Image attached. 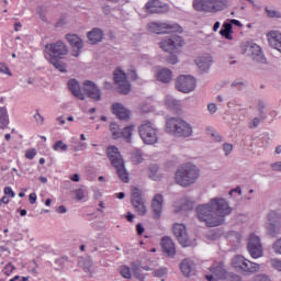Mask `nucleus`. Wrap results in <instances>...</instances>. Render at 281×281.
I'll return each instance as SVG.
<instances>
[{"label":"nucleus","mask_w":281,"mask_h":281,"mask_svg":"<svg viewBox=\"0 0 281 281\" xmlns=\"http://www.w3.org/2000/svg\"><path fill=\"white\" fill-rule=\"evenodd\" d=\"M233 210L227 200L213 198L209 203L200 204L196 214L199 221L205 223L206 227H218L225 223V216H229Z\"/></svg>","instance_id":"1"},{"label":"nucleus","mask_w":281,"mask_h":281,"mask_svg":"<svg viewBox=\"0 0 281 281\" xmlns=\"http://www.w3.org/2000/svg\"><path fill=\"white\" fill-rule=\"evenodd\" d=\"M45 54L46 59L55 67V69H58L61 74L67 72V65L63 63V58L69 54V49L67 48V45L63 43V41H58L55 43L46 44L45 46Z\"/></svg>","instance_id":"2"},{"label":"nucleus","mask_w":281,"mask_h":281,"mask_svg":"<svg viewBox=\"0 0 281 281\" xmlns=\"http://www.w3.org/2000/svg\"><path fill=\"white\" fill-rule=\"evenodd\" d=\"M200 175L201 171L199 170V167L188 162L177 169L175 181L178 186H181V188H190V186L196 183Z\"/></svg>","instance_id":"3"},{"label":"nucleus","mask_w":281,"mask_h":281,"mask_svg":"<svg viewBox=\"0 0 281 281\" xmlns=\"http://www.w3.org/2000/svg\"><path fill=\"white\" fill-rule=\"evenodd\" d=\"M108 159L113 166L114 170H116L117 177L123 181V183H128L131 179L128 178V171L124 166V158H122V154H120V149L115 146H110L106 149Z\"/></svg>","instance_id":"4"},{"label":"nucleus","mask_w":281,"mask_h":281,"mask_svg":"<svg viewBox=\"0 0 281 281\" xmlns=\"http://www.w3.org/2000/svg\"><path fill=\"white\" fill-rule=\"evenodd\" d=\"M166 131L175 137H192V125L181 117H171L166 122Z\"/></svg>","instance_id":"5"},{"label":"nucleus","mask_w":281,"mask_h":281,"mask_svg":"<svg viewBox=\"0 0 281 281\" xmlns=\"http://www.w3.org/2000/svg\"><path fill=\"white\" fill-rule=\"evenodd\" d=\"M229 7L227 0H194L193 8L198 12H221Z\"/></svg>","instance_id":"6"},{"label":"nucleus","mask_w":281,"mask_h":281,"mask_svg":"<svg viewBox=\"0 0 281 281\" xmlns=\"http://www.w3.org/2000/svg\"><path fill=\"white\" fill-rule=\"evenodd\" d=\"M265 227L270 238H278L281 234V214L278 211H270Z\"/></svg>","instance_id":"7"},{"label":"nucleus","mask_w":281,"mask_h":281,"mask_svg":"<svg viewBox=\"0 0 281 281\" xmlns=\"http://www.w3.org/2000/svg\"><path fill=\"white\" fill-rule=\"evenodd\" d=\"M138 133L144 144L153 146V144H157V142H159V137H157V128H155L153 123L149 121H145L138 127Z\"/></svg>","instance_id":"8"},{"label":"nucleus","mask_w":281,"mask_h":281,"mask_svg":"<svg viewBox=\"0 0 281 281\" xmlns=\"http://www.w3.org/2000/svg\"><path fill=\"white\" fill-rule=\"evenodd\" d=\"M148 31L153 34H170L172 32H183V27L178 23L151 22L148 24Z\"/></svg>","instance_id":"9"},{"label":"nucleus","mask_w":281,"mask_h":281,"mask_svg":"<svg viewBox=\"0 0 281 281\" xmlns=\"http://www.w3.org/2000/svg\"><path fill=\"white\" fill-rule=\"evenodd\" d=\"M159 45L162 52L172 54L178 47H183V37L179 35L167 36L159 43Z\"/></svg>","instance_id":"10"},{"label":"nucleus","mask_w":281,"mask_h":281,"mask_svg":"<svg viewBox=\"0 0 281 281\" xmlns=\"http://www.w3.org/2000/svg\"><path fill=\"white\" fill-rule=\"evenodd\" d=\"M195 87L196 81L190 75H181L176 81V89L181 93H190L191 91H194Z\"/></svg>","instance_id":"11"},{"label":"nucleus","mask_w":281,"mask_h":281,"mask_svg":"<svg viewBox=\"0 0 281 281\" xmlns=\"http://www.w3.org/2000/svg\"><path fill=\"white\" fill-rule=\"evenodd\" d=\"M247 249L251 258H262V244H260V237H258V235H250L247 244Z\"/></svg>","instance_id":"12"},{"label":"nucleus","mask_w":281,"mask_h":281,"mask_svg":"<svg viewBox=\"0 0 281 281\" xmlns=\"http://www.w3.org/2000/svg\"><path fill=\"white\" fill-rule=\"evenodd\" d=\"M131 203L139 216H146V204H144V199H142V191L139 189H133Z\"/></svg>","instance_id":"13"},{"label":"nucleus","mask_w":281,"mask_h":281,"mask_svg":"<svg viewBox=\"0 0 281 281\" xmlns=\"http://www.w3.org/2000/svg\"><path fill=\"white\" fill-rule=\"evenodd\" d=\"M83 91L86 95L90 98V100H93V102H100V100H102V90L93 81H85Z\"/></svg>","instance_id":"14"},{"label":"nucleus","mask_w":281,"mask_h":281,"mask_svg":"<svg viewBox=\"0 0 281 281\" xmlns=\"http://www.w3.org/2000/svg\"><path fill=\"white\" fill-rule=\"evenodd\" d=\"M145 10H147L149 14H166V12H169L170 5L160 0H149L145 4Z\"/></svg>","instance_id":"15"},{"label":"nucleus","mask_w":281,"mask_h":281,"mask_svg":"<svg viewBox=\"0 0 281 281\" xmlns=\"http://www.w3.org/2000/svg\"><path fill=\"white\" fill-rule=\"evenodd\" d=\"M173 234L182 247H190V238L188 237V231L183 224L173 225Z\"/></svg>","instance_id":"16"},{"label":"nucleus","mask_w":281,"mask_h":281,"mask_svg":"<svg viewBox=\"0 0 281 281\" xmlns=\"http://www.w3.org/2000/svg\"><path fill=\"white\" fill-rule=\"evenodd\" d=\"M248 56L252 60H256V63H266L267 58H265V54L262 53V48L260 45L255 44V43H249L246 47Z\"/></svg>","instance_id":"17"},{"label":"nucleus","mask_w":281,"mask_h":281,"mask_svg":"<svg viewBox=\"0 0 281 281\" xmlns=\"http://www.w3.org/2000/svg\"><path fill=\"white\" fill-rule=\"evenodd\" d=\"M180 270L186 278H192V276H196V263L191 259H183L180 263Z\"/></svg>","instance_id":"18"},{"label":"nucleus","mask_w":281,"mask_h":281,"mask_svg":"<svg viewBox=\"0 0 281 281\" xmlns=\"http://www.w3.org/2000/svg\"><path fill=\"white\" fill-rule=\"evenodd\" d=\"M82 49H85V42L82 38L76 34H71V56L78 58V56L82 54Z\"/></svg>","instance_id":"19"},{"label":"nucleus","mask_w":281,"mask_h":281,"mask_svg":"<svg viewBox=\"0 0 281 281\" xmlns=\"http://www.w3.org/2000/svg\"><path fill=\"white\" fill-rule=\"evenodd\" d=\"M151 209L154 213V218L158 221L161 218V211L164 210V195L156 194L151 202Z\"/></svg>","instance_id":"20"},{"label":"nucleus","mask_w":281,"mask_h":281,"mask_svg":"<svg viewBox=\"0 0 281 281\" xmlns=\"http://www.w3.org/2000/svg\"><path fill=\"white\" fill-rule=\"evenodd\" d=\"M112 113L116 115L119 120H128V117H131V112L122 103H113Z\"/></svg>","instance_id":"21"},{"label":"nucleus","mask_w":281,"mask_h":281,"mask_svg":"<svg viewBox=\"0 0 281 281\" xmlns=\"http://www.w3.org/2000/svg\"><path fill=\"white\" fill-rule=\"evenodd\" d=\"M87 36L90 45H98V43H102L104 38V31H102V29L94 27L88 32Z\"/></svg>","instance_id":"22"},{"label":"nucleus","mask_w":281,"mask_h":281,"mask_svg":"<svg viewBox=\"0 0 281 281\" xmlns=\"http://www.w3.org/2000/svg\"><path fill=\"white\" fill-rule=\"evenodd\" d=\"M161 248L167 256L170 258H175L177 255V249L175 248V243H172V239L170 237H162L161 239Z\"/></svg>","instance_id":"23"},{"label":"nucleus","mask_w":281,"mask_h":281,"mask_svg":"<svg viewBox=\"0 0 281 281\" xmlns=\"http://www.w3.org/2000/svg\"><path fill=\"white\" fill-rule=\"evenodd\" d=\"M211 273L218 278V280H226L227 278V269H225V263L221 262L217 266H213L210 268Z\"/></svg>","instance_id":"24"},{"label":"nucleus","mask_w":281,"mask_h":281,"mask_svg":"<svg viewBox=\"0 0 281 281\" xmlns=\"http://www.w3.org/2000/svg\"><path fill=\"white\" fill-rule=\"evenodd\" d=\"M212 56H203L196 59V65L200 71L203 74H206V71H210V67H212Z\"/></svg>","instance_id":"25"},{"label":"nucleus","mask_w":281,"mask_h":281,"mask_svg":"<svg viewBox=\"0 0 281 281\" xmlns=\"http://www.w3.org/2000/svg\"><path fill=\"white\" fill-rule=\"evenodd\" d=\"M157 80L159 82H164V85H168L172 80V70L168 68H164L157 74Z\"/></svg>","instance_id":"26"},{"label":"nucleus","mask_w":281,"mask_h":281,"mask_svg":"<svg viewBox=\"0 0 281 281\" xmlns=\"http://www.w3.org/2000/svg\"><path fill=\"white\" fill-rule=\"evenodd\" d=\"M270 47H273V49H277V52H280L281 54V33L280 32H273L271 33V37L269 38Z\"/></svg>","instance_id":"27"},{"label":"nucleus","mask_w":281,"mask_h":281,"mask_svg":"<svg viewBox=\"0 0 281 281\" xmlns=\"http://www.w3.org/2000/svg\"><path fill=\"white\" fill-rule=\"evenodd\" d=\"M71 93L72 95H75V98H78L79 100H85V94L82 93L80 83H78V80L76 79H71Z\"/></svg>","instance_id":"28"},{"label":"nucleus","mask_w":281,"mask_h":281,"mask_svg":"<svg viewBox=\"0 0 281 281\" xmlns=\"http://www.w3.org/2000/svg\"><path fill=\"white\" fill-rule=\"evenodd\" d=\"M247 262V258L244 256L237 255L232 259V265L237 271H243L245 269V263Z\"/></svg>","instance_id":"29"},{"label":"nucleus","mask_w":281,"mask_h":281,"mask_svg":"<svg viewBox=\"0 0 281 281\" xmlns=\"http://www.w3.org/2000/svg\"><path fill=\"white\" fill-rule=\"evenodd\" d=\"M9 124H10V119L8 116V109L0 108V128L2 131L8 128Z\"/></svg>","instance_id":"30"},{"label":"nucleus","mask_w":281,"mask_h":281,"mask_svg":"<svg viewBox=\"0 0 281 281\" xmlns=\"http://www.w3.org/2000/svg\"><path fill=\"white\" fill-rule=\"evenodd\" d=\"M241 271H244V273H258L260 271V265L246 259L244 270Z\"/></svg>","instance_id":"31"},{"label":"nucleus","mask_w":281,"mask_h":281,"mask_svg":"<svg viewBox=\"0 0 281 281\" xmlns=\"http://www.w3.org/2000/svg\"><path fill=\"white\" fill-rule=\"evenodd\" d=\"M232 30H233L232 24L225 22V23L223 24V27H222L221 31H220V34H221V36H224V38H227V41H232V38H234V37L232 36V32H233Z\"/></svg>","instance_id":"32"},{"label":"nucleus","mask_w":281,"mask_h":281,"mask_svg":"<svg viewBox=\"0 0 281 281\" xmlns=\"http://www.w3.org/2000/svg\"><path fill=\"white\" fill-rule=\"evenodd\" d=\"M132 271L137 280L144 281V274L140 273L142 263L139 261H134L132 263Z\"/></svg>","instance_id":"33"},{"label":"nucleus","mask_w":281,"mask_h":281,"mask_svg":"<svg viewBox=\"0 0 281 281\" xmlns=\"http://www.w3.org/2000/svg\"><path fill=\"white\" fill-rule=\"evenodd\" d=\"M149 171V179H151L153 181H159V179H161V176H159V166L157 165H150L148 168Z\"/></svg>","instance_id":"34"},{"label":"nucleus","mask_w":281,"mask_h":281,"mask_svg":"<svg viewBox=\"0 0 281 281\" xmlns=\"http://www.w3.org/2000/svg\"><path fill=\"white\" fill-rule=\"evenodd\" d=\"M115 85H120L121 82H126V72L122 69H116L113 72Z\"/></svg>","instance_id":"35"},{"label":"nucleus","mask_w":281,"mask_h":281,"mask_svg":"<svg viewBox=\"0 0 281 281\" xmlns=\"http://www.w3.org/2000/svg\"><path fill=\"white\" fill-rule=\"evenodd\" d=\"M133 128H135V126L128 125L121 132V137H124L125 142L128 144H131V137H133Z\"/></svg>","instance_id":"36"},{"label":"nucleus","mask_w":281,"mask_h":281,"mask_svg":"<svg viewBox=\"0 0 281 281\" xmlns=\"http://www.w3.org/2000/svg\"><path fill=\"white\" fill-rule=\"evenodd\" d=\"M117 86L119 93H122L123 95H128V93H131V83L128 82V80L117 83Z\"/></svg>","instance_id":"37"},{"label":"nucleus","mask_w":281,"mask_h":281,"mask_svg":"<svg viewBox=\"0 0 281 281\" xmlns=\"http://www.w3.org/2000/svg\"><path fill=\"white\" fill-rule=\"evenodd\" d=\"M78 265H79V267H81V269L86 273H89V271L91 269V259H85V258L80 257L78 260Z\"/></svg>","instance_id":"38"},{"label":"nucleus","mask_w":281,"mask_h":281,"mask_svg":"<svg viewBox=\"0 0 281 281\" xmlns=\"http://www.w3.org/2000/svg\"><path fill=\"white\" fill-rule=\"evenodd\" d=\"M166 105L168 109H179V100L173 99L172 95H167Z\"/></svg>","instance_id":"39"},{"label":"nucleus","mask_w":281,"mask_h":281,"mask_svg":"<svg viewBox=\"0 0 281 281\" xmlns=\"http://www.w3.org/2000/svg\"><path fill=\"white\" fill-rule=\"evenodd\" d=\"M68 149H69V146L65 144L63 140H57L53 145V150H56V151L65 153Z\"/></svg>","instance_id":"40"},{"label":"nucleus","mask_w":281,"mask_h":281,"mask_svg":"<svg viewBox=\"0 0 281 281\" xmlns=\"http://www.w3.org/2000/svg\"><path fill=\"white\" fill-rule=\"evenodd\" d=\"M110 131L112 133V136L114 137V139H120V137H122L121 131H120V125L115 124V123H111L110 124Z\"/></svg>","instance_id":"41"},{"label":"nucleus","mask_w":281,"mask_h":281,"mask_svg":"<svg viewBox=\"0 0 281 281\" xmlns=\"http://www.w3.org/2000/svg\"><path fill=\"white\" fill-rule=\"evenodd\" d=\"M121 276L122 278H125V280H131V278H133V274L131 273V268L126 266L121 267Z\"/></svg>","instance_id":"42"},{"label":"nucleus","mask_w":281,"mask_h":281,"mask_svg":"<svg viewBox=\"0 0 281 281\" xmlns=\"http://www.w3.org/2000/svg\"><path fill=\"white\" fill-rule=\"evenodd\" d=\"M87 196V191L82 188L75 190V199L77 201H82Z\"/></svg>","instance_id":"43"},{"label":"nucleus","mask_w":281,"mask_h":281,"mask_svg":"<svg viewBox=\"0 0 281 281\" xmlns=\"http://www.w3.org/2000/svg\"><path fill=\"white\" fill-rule=\"evenodd\" d=\"M226 281H240L243 280V278L239 274H236L234 272H228V274H226Z\"/></svg>","instance_id":"44"},{"label":"nucleus","mask_w":281,"mask_h":281,"mask_svg":"<svg viewBox=\"0 0 281 281\" xmlns=\"http://www.w3.org/2000/svg\"><path fill=\"white\" fill-rule=\"evenodd\" d=\"M166 273H168V269L166 268H160L154 271V276L155 278H164V276H166Z\"/></svg>","instance_id":"45"},{"label":"nucleus","mask_w":281,"mask_h":281,"mask_svg":"<svg viewBox=\"0 0 281 281\" xmlns=\"http://www.w3.org/2000/svg\"><path fill=\"white\" fill-rule=\"evenodd\" d=\"M272 249L276 254L281 255V237L273 243Z\"/></svg>","instance_id":"46"},{"label":"nucleus","mask_w":281,"mask_h":281,"mask_svg":"<svg viewBox=\"0 0 281 281\" xmlns=\"http://www.w3.org/2000/svg\"><path fill=\"white\" fill-rule=\"evenodd\" d=\"M167 63L169 65H177V63H179V59L177 58V55L170 53L169 56L167 57Z\"/></svg>","instance_id":"47"},{"label":"nucleus","mask_w":281,"mask_h":281,"mask_svg":"<svg viewBox=\"0 0 281 281\" xmlns=\"http://www.w3.org/2000/svg\"><path fill=\"white\" fill-rule=\"evenodd\" d=\"M223 150L225 153V157H227L232 153V150H234V145H232L229 143H225L223 145Z\"/></svg>","instance_id":"48"},{"label":"nucleus","mask_w":281,"mask_h":281,"mask_svg":"<svg viewBox=\"0 0 281 281\" xmlns=\"http://www.w3.org/2000/svg\"><path fill=\"white\" fill-rule=\"evenodd\" d=\"M14 269H16V268L14 267V265H12V262L8 263L3 269L4 276H10V273H12V271H14Z\"/></svg>","instance_id":"49"},{"label":"nucleus","mask_w":281,"mask_h":281,"mask_svg":"<svg viewBox=\"0 0 281 281\" xmlns=\"http://www.w3.org/2000/svg\"><path fill=\"white\" fill-rule=\"evenodd\" d=\"M270 265L273 269H277V271H281V261L278 259H271Z\"/></svg>","instance_id":"50"},{"label":"nucleus","mask_w":281,"mask_h":281,"mask_svg":"<svg viewBox=\"0 0 281 281\" xmlns=\"http://www.w3.org/2000/svg\"><path fill=\"white\" fill-rule=\"evenodd\" d=\"M232 89H238V91L243 90V87H245V82L243 81H234L231 85Z\"/></svg>","instance_id":"51"},{"label":"nucleus","mask_w":281,"mask_h":281,"mask_svg":"<svg viewBox=\"0 0 281 281\" xmlns=\"http://www.w3.org/2000/svg\"><path fill=\"white\" fill-rule=\"evenodd\" d=\"M74 153H82L85 150V143H78L77 145H72Z\"/></svg>","instance_id":"52"},{"label":"nucleus","mask_w":281,"mask_h":281,"mask_svg":"<svg viewBox=\"0 0 281 281\" xmlns=\"http://www.w3.org/2000/svg\"><path fill=\"white\" fill-rule=\"evenodd\" d=\"M67 23V19L65 16H61L55 24V27H65V24Z\"/></svg>","instance_id":"53"},{"label":"nucleus","mask_w":281,"mask_h":281,"mask_svg":"<svg viewBox=\"0 0 281 281\" xmlns=\"http://www.w3.org/2000/svg\"><path fill=\"white\" fill-rule=\"evenodd\" d=\"M26 159H32L33 157H36V149H27L25 153Z\"/></svg>","instance_id":"54"},{"label":"nucleus","mask_w":281,"mask_h":281,"mask_svg":"<svg viewBox=\"0 0 281 281\" xmlns=\"http://www.w3.org/2000/svg\"><path fill=\"white\" fill-rule=\"evenodd\" d=\"M127 76L131 80H137V71L134 69H130L127 71Z\"/></svg>","instance_id":"55"},{"label":"nucleus","mask_w":281,"mask_h":281,"mask_svg":"<svg viewBox=\"0 0 281 281\" xmlns=\"http://www.w3.org/2000/svg\"><path fill=\"white\" fill-rule=\"evenodd\" d=\"M260 122H261V119L260 117H255L252 120V124L249 125V128H258V126H260Z\"/></svg>","instance_id":"56"},{"label":"nucleus","mask_w":281,"mask_h":281,"mask_svg":"<svg viewBox=\"0 0 281 281\" xmlns=\"http://www.w3.org/2000/svg\"><path fill=\"white\" fill-rule=\"evenodd\" d=\"M271 168H272V170H274L276 172H281V161L273 162V164L271 165Z\"/></svg>","instance_id":"57"},{"label":"nucleus","mask_w":281,"mask_h":281,"mask_svg":"<svg viewBox=\"0 0 281 281\" xmlns=\"http://www.w3.org/2000/svg\"><path fill=\"white\" fill-rule=\"evenodd\" d=\"M4 194L11 196L12 199H14V196H15L14 191H13L12 188H10V187H5V188H4Z\"/></svg>","instance_id":"58"},{"label":"nucleus","mask_w":281,"mask_h":281,"mask_svg":"<svg viewBox=\"0 0 281 281\" xmlns=\"http://www.w3.org/2000/svg\"><path fill=\"white\" fill-rule=\"evenodd\" d=\"M227 238L232 239V238H236V241L239 243L240 241V235H238L236 232H231L227 236Z\"/></svg>","instance_id":"59"},{"label":"nucleus","mask_w":281,"mask_h":281,"mask_svg":"<svg viewBox=\"0 0 281 281\" xmlns=\"http://www.w3.org/2000/svg\"><path fill=\"white\" fill-rule=\"evenodd\" d=\"M256 281H271V279L267 274H259L257 276Z\"/></svg>","instance_id":"60"},{"label":"nucleus","mask_w":281,"mask_h":281,"mask_svg":"<svg viewBox=\"0 0 281 281\" xmlns=\"http://www.w3.org/2000/svg\"><path fill=\"white\" fill-rule=\"evenodd\" d=\"M136 232H137L138 236H142V234H144V232H145L144 225L137 224Z\"/></svg>","instance_id":"61"},{"label":"nucleus","mask_w":281,"mask_h":281,"mask_svg":"<svg viewBox=\"0 0 281 281\" xmlns=\"http://www.w3.org/2000/svg\"><path fill=\"white\" fill-rule=\"evenodd\" d=\"M34 120H36L37 122H40L41 124H43V122H45V119L43 117V115H41V113L36 112V114L34 115Z\"/></svg>","instance_id":"62"},{"label":"nucleus","mask_w":281,"mask_h":281,"mask_svg":"<svg viewBox=\"0 0 281 281\" xmlns=\"http://www.w3.org/2000/svg\"><path fill=\"white\" fill-rule=\"evenodd\" d=\"M29 201H30L31 205H34V203H36V193H31L29 195Z\"/></svg>","instance_id":"63"},{"label":"nucleus","mask_w":281,"mask_h":281,"mask_svg":"<svg viewBox=\"0 0 281 281\" xmlns=\"http://www.w3.org/2000/svg\"><path fill=\"white\" fill-rule=\"evenodd\" d=\"M207 111H210L211 113H215L217 111L216 105L214 103H210L207 105Z\"/></svg>","instance_id":"64"}]
</instances>
